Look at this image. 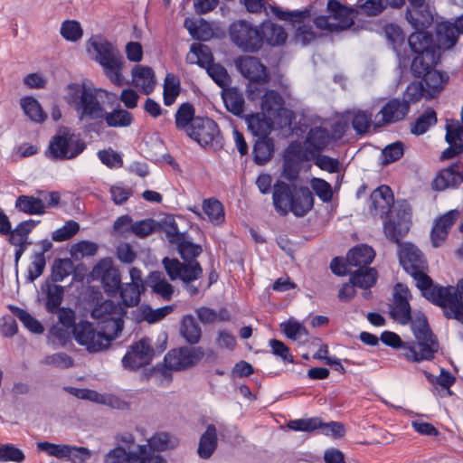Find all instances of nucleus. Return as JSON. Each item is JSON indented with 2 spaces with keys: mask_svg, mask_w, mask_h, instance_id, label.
<instances>
[{
  "mask_svg": "<svg viewBox=\"0 0 463 463\" xmlns=\"http://www.w3.org/2000/svg\"><path fill=\"white\" fill-rule=\"evenodd\" d=\"M439 55L437 52H427L416 54L413 58L411 71L417 78H421L438 63Z\"/></svg>",
  "mask_w": 463,
  "mask_h": 463,
  "instance_id": "obj_31",
  "label": "nucleus"
},
{
  "mask_svg": "<svg viewBox=\"0 0 463 463\" xmlns=\"http://www.w3.org/2000/svg\"><path fill=\"white\" fill-rule=\"evenodd\" d=\"M42 290L46 294V310L51 314H55L61 307V304L63 300V287L46 282L45 285L42 287Z\"/></svg>",
  "mask_w": 463,
  "mask_h": 463,
  "instance_id": "obj_37",
  "label": "nucleus"
},
{
  "mask_svg": "<svg viewBox=\"0 0 463 463\" xmlns=\"http://www.w3.org/2000/svg\"><path fill=\"white\" fill-rule=\"evenodd\" d=\"M203 355L204 352L202 347L184 346L169 351L164 361L167 368L181 371L196 364Z\"/></svg>",
  "mask_w": 463,
  "mask_h": 463,
  "instance_id": "obj_14",
  "label": "nucleus"
},
{
  "mask_svg": "<svg viewBox=\"0 0 463 463\" xmlns=\"http://www.w3.org/2000/svg\"><path fill=\"white\" fill-rule=\"evenodd\" d=\"M208 75L221 88L225 89L230 83V76L227 70L221 64L212 63L206 68Z\"/></svg>",
  "mask_w": 463,
  "mask_h": 463,
  "instance_id": "obj_64",
  "label": "nucleus"
},
{
  "mask_svg": "<svg viewBox=\"0 0 463 463\" xmlns=\"http://www.w3.org/2000/svg\"><path fill=\"white\" fill-rule=\"evenodd\" d=\"M187 136L205 146L213 145L214 142H220L222 146V135L217 123L207 117H197L191 128L188 129Z\"/></svg>",
  "mask_w": 463,
  "mask_h": 463,
  "instance_id": "obj_12",
  "label": "nucleus"
},
{
  "mask_svg": "<svg viewBox=\"0 0 463 463\" xmlns=\"http://www.w3.org/2000/svg\"><path fill=\"white\" fill-rule=\"evenodd\" d=\"M217 430L213 424L207 426L206 430L202 434L199 445L198 455L201 458H211L217 447Z\"/></svg>",
  "mask_w": 463,
  "mask_h": 463,
  "instance_id": "obj_36",
  "label": "nucleus"
},
{
  "mask_svg": "<svg viewBox=\"0 0 463 463\" xmlns=\"http://www.w3.org/2000/svg\"><path fill=\"white\" fill-rule=\"evenodd\" d=\"M331 139L332 137L326 128H311L306 137V149L309 154L315 156L329 145Z\"/></svg>",
  "mask_w": 463,
  "mask_h": 463,
  "instance_id": "obj_24",
  "label": "nucleus"
},
{
  "mask_svg": "<svg viewBox=\"0 0 463 463\" xmlns=\"http://www.w3.org/2000/svg\"><path fill=\"white\" fill-rule=\"evenodd\" d=\"M194 108L191 103H183L175 115L176 128L187 134L191 125H193V122L197 118L194 116Z\"/></svg>",
  "mask_w": 463,
  "mask_h": 463,
  "instance_id": "obj_45",
  "label": "nucleus"
},
{
  "mask_svg": "<svg viewBox=\"0 0 463 463\" xmlns=\"http://www.w3.org/2000/svg\"><path fill=\"white\" fill-rule=\"evenodd\" d=\"M408 41L411 51L416 54L437 52V47L433 44L432 35L426 30H415L410 35Z\"/></svg>",
  "mask_w": 463,
  "mask_h": 463,
  "instance_id": "obj_33",
  "label": "nucleus"
},
{
  "mask_svg": "<svg viewBox=\"0 0 463 463\" xmlns=\"http://www.w3.org/2000/svg\"><path fill=\"white\" fill-rule=\"evenodd\" d=\"M104 92L85 83H70L64 89L65 102L76 112L80 120L104 119L110 128H125L131 125L133 117L130 112L115 109L106 112L99 95Z\"/></svg>",
  "mask_w": 463,
  "mask_h": 463,
  "instance_id": "obj_2",
  "label": "nucleus"
},
{
  "mask_svg": "<svg viewBox=\"0 0 463 463\" xmlns=\"http://www.w3.org/2000/svg\"><path fill=\"white\" fill-rule=\"evenodd\" d=\"M87 147L70 128H60L51 138L46 155L52 160H71L79 156Z\"/></svg>",
  "mask_w": 463,
  "mask_h": 463,
  "instance_id": "obj_5",
  "label": "nucleus"
},
{
  "mask_svg": "<svg viewBox=\"0 0 463 463\" xmlns=\"http://www.w3.org/2000/svg\"><path fill=\"white\" fill-rule=\"evenodd\" d=\"M21 107L24 114L33 121L42 123L46 118L40 103L33 97H24L21 99Z\"/></svg>",
  "mask_w": 463,
  "mask_h": 463,
  "instance_id": "obj_50",
  "label": "nucleus"
},
{
  "mask_svg": "<svg viewBox=\"0 0 463 463\" xmlns=\"http://www.w3.org/2000/svg\"><path fill=\"white\" fill-rule=\"evenodd\" d=\"M163 265L171 280L181 279L185 284V289L190 296L198 295V288L191 284L203 275V269L198 261L184 264L177 259L165 257L163 260Z\"/></svg>",
  "mask_w": 463,
  "mask_h": 463,
  "instance_id": "obj_8",
  "label": "nucleus"
},
{
  "mask_svg": "<svg viewBox=\"0 0 463 463\" xmlns=\"http://www.w3.org/2000/svg\"><path fill=\"white\" fill-rule=\"evenodd\" d=\"M229 33L232 43L243 52H254L261 48L259 28L247 21L239 20L232 23Z\"/></svg>",
  "mask_w": 463,
  "mask_h": 463,
  "instance_id": "obj_9",
  "label": "nucleus"
},
{
  "mask_svg": "<svg viewBox=\"0 0 463 463\" xmlns=\"http://www.w3.org/2000/svg\"><path fill=\"white\" fill-rule=\"evenodd\" d=\"M189 63L198 64L203 68H207L213 62V54L210 48L203 43H193L190 52L186 56Z\"/></svg>",
  "mask_w": 463,
  "mask_h": 463,
  "instance_id": "obj_38",
  "label": "nucleus"
},
{
  "mask_svg": "<svg viewBox=\"0 0 463 463\" xmlns=\"http://www.w3.org/2000/svg\"><path fill=\"white\" fill-rule=\"evenodd\" d=\"M463 33V14L458 17L454 24L442 22L436 27L437 48L448 50L458 42L459 34Z\"/></svg>",
  "mask_w": 463,
  "mask_h": 463,
  "instance_id": "obj_16",
  "label": "nucleus"
},
{
  "mask_svg": "<svg viewBox=\"0 0 463 463\" xmlns=\"http://www.w3.org/2000/svg\"><path fill=\"white\" fill-rule=\"evenodd\" d=\"M236 65L240 72L250 81H264L268 77L266 67L256 57H241L236 61Z\"/></svg>",
  "mask_w": 463,
  "mask_h": 463,
  "instance_id": "obj_22",
  "label": "nucleus"
},
{
  "mask_svg": "<svg viewBox=\"0 0 463 463\" xmlns=\"http://www.w3.org/2000/svg\"><path fill=\"white\" fill-rule=\"evenodd\" d=\"M314 206V196L307 186L297 187L290 204V212L297 217L305 216Z\"/></svg>",
  "mask_w": 463,
  "mask_h": 463,
  "instance_id": "obj_26",
  "label": "nucleus"
},
{
  "mask_svg": "<svg viewBox=\"0 0 463 463\" xmlns=\"http://www.w3.org/2000/svg\"><path fill=\"white\" fill-rule=\"evenodd\" d=\"M463 182V164L455 163L450 166L441 169L432 182V188L437 191H444L449 188H456Z\"/></svg>",
  "mask_w": 463,
  "mask_h": 463,
  "instance_id": "obj_20",
  "label": "nucleus"
},
{
  "mask_svg": "<svg viewBox=\"0 0 463 463\" xmlns=\"http://www.w3.org/2000/svg\"><path fill=\"white\" fill-rule=\"evenodd\" d=\"M248 128L258 138H267L273 128L272 120L265 114L256 113L246 118Z\"/></svg>",
  "mask_w": 463,
  "mask_h": 463,
  "instance_id": "obj_34",
  "label": "nucleus"
},
{
  "mask_svg": "<svg viewBox=\"0 0 463 463\" xmlns=\"http://www.w3.org/2000/svg\"><path fill=\"white\" fill-rule=\"evenodd\" d=\"M80 231V225L75 221H68L65 224L53 231L52 239L54 241L61 242L71 239Z\"/></svg>",
  "mask_w": 463,
  "mask_h": 463,
  "instance_id": "obj_63",
  "label": "nucleus"
},
{
  "mask_svg": "<svg viewBox=\"0 0 463 463\" xmlns=\"http://www.w3.org/2000/svg\"><path fill=\"white\" fill-rule=\"evenodd\" d=\"M411 297L407 287L397 284L393 294V307L392 315L402 325H407L411 320V308L409 303Z\"/></svg>",
  "mask_w": 463,
  "mask_h": 463,
  "instance_id": "obj_19",
  "label": "nucleus"
},
{
  "mask_svg": "<svg viewBox=\"0 0 463 463\" xmlns=\"http://www.w3.org/2000/svg\"><path fill=\"white\" fill-rule=\"evenodd\" d=\"M374 257L375 252L372 247L361 244L348 251L346 260L350 267L367 269L366 267L373 260Z\"/></svg>",
  "mask_w": 463,
  "mask_h": 463,
  "instance_id": "obj_29",
  "label": "nucleus"
},
{
  "mask_svg": "<svg viewBox=\"0 0 463 463\" xmlns=\"http://www.w3.org/2000/svg\"><path fill=\"white\" fill-rule=\"evenodd\" d=\"M274 152L272 140L268 138H258L253 146L254 162L262 165L269 162Z\"/></svg>",
  "mask_w": 463,
  "mask_h": 463,
  "instance_id": "obj_47",
  "label": "nucleus"
},
{
  "mask_svg": "<svg viewBox=\"0 0 463 463\" xmlns=\"http://www.w3.org/2000/svg\"><path fill=\"white\" fill-rule=\"evenodd\" d=\"M75 341L86 347L90 353L100 352L108 348L115 336L108 334L107 330L98 331L94 326L88 321H80L72 329Z\"/></svg>",
  "mask_w": 463,
  "mask_h": 463,
  "instance_id": "obj_7",
  "label": "nucleus"
},
{
  "mask_svg": "<svg viewBox=\"0 0 463 463\" xmlns=\"http://www.w3.org/2000/svg\"><path fill=\"white\" fill-rule=\"evenodd\" d=\"M373 114L367 110H356L353 112L352 126L358 135L368 132L372 125Z\"/></svg>",
  "mask_w": 463,
  "mask_h": 463,
  "instance_id": "obj_58",
  "label": "nucleus"
},
{
  "mask_svg": "<svg viewBox=\"0 0 463 463\" xmlns=\"http://www.w3.org/2000/svg\"><path fill=\"white\" fill-rule=\"evenodd\" d=\"M203 213L213 225H221L225 221L222 203L215 198L204 199L202 203Z\"/></svg>",
  "mask_w": 463,
  "mask_h": 463,
  "instance_id": "obj_42",
  "label": "nucleus"
},
{
  "mask_svg": "<svg viewBox=\"0 0 463 463\" xmlns=\"http://www.w3.org/2000/svg\"><path fill=\"white\" fill-rule=\"evenodd\" d=\"M261 37V45L264 42L270 46H279L286 43L288 33L285 29L270 21H264L259 29Z\"/></svg>",
  "mask_w": 463,
  "mask_h": 463,
  "instance_id": "obj_27",
  "label": "nucleus"
},
{
  "mask_svg": "<svg viewBox=\"0 0 463 463\" xmlns=\"http://www.w3.org/2000/svg\"><path fill=\"white\" fill-rule=\"evenodd\" d=\"M127 310L120 303L106 300L97 306L91 311V317L99 321L101 330H107L108 334L118 337L124 325V317Z\"/></svg>",
  "mask_w": 463,
  "mask_h": 463,
  "instance_id": "obj_6",
  "label": "nucleus"
},
{
  "mask_svg": "<svg viewBox=\"0 0 463 463\" xmlns=\"http://www.w3.org/2000/svg\"><path fill=\"white\" fill-rule=\"evenodd\" d=\"M398 258L403 269L415 280L421 295L442 308L444 316L463 325V279L456 286L434 285L428 276V263L420 249L410 242H398Z\"/></svg>",
  "mask_w": 463,
  "mask_h": 463,
  "instance_id": "obj_1",
  "label": "nucleus"
},
{
  "mask_svg": "<svg viewBox=\"0 0 463 463\" xmlns=\"http://www.w3.org/2000/svg\"><path fill=\"white\" fill-rule=\"evenodd\" d=\"M421 78H423L426 91L431 98L441 91L448 80L446 74L433 69L429 71V72L424 74Z\"/></svg>",
  "mask_w": 463,
  "mask_h": 463,
  "instance_id": "obj_44",
  "label": "nucleus"
},
{
  "mask_svg": "<svg viewBox=\"0 0 463 463\" xmlns=\"http://www.w3.org/2000/svg\"><path fill=\"white\" fill-rule=\"evenodd\" d=\"M297 186L278 180L273 185V205L276 212L285 216L290 212V204Z\"/></svg>",
  "mask_w": 463,
  "mask_h": 463,
  "instance_id": "obj_21",
  "label": "nucleus"
},
{
  "mask_svg": "<svg viewBox=\"0 0 463 463\" xmlns=\"http://www.w3.org/2000/svg\"><path fill=\"white\" fill-rule=\"evenodd\" d=\"M459 216L458 210H450L439 219L431 230V241L434 247H439L447 238L449 231Z\"/></svg>",
  "mask_w": 463,
  "mask_h": 463,
  "instance_id": "obj_23",
  "label": "nucleus"
},
{
  "mask_svg": "<svg viewBox=\"0 0 463 463\" xmlns=\"http://www.w3.org/2000/svg\"><path fill=\"white\" fill-rule=\"evenodd\" d=\"M410 111L409 105L401 99H390L380 110L383 124H392L406 118Z\"/></svg>",
  "mask_w": 463,
  "mask_h": 463,
  "instance_id": "obj_25",
  "label": "nucleus"
},
{
  "mask_svg": "<svg viewBox=\"0 0 463 463\" xmlns=\"http://www.w3.org/2000/svg\"><path fill=\"white\" fill-rule=\"evenodd\" d=\"M310 186L323 203H329L332 201L333 190L328 182L322 178L313 177L310 180Z\"/></svg>",
  "mask_w": 463,
  "mask_h": 463,
  "instance_id": "obj_61",
  "label": "nucleus"
},
{
  "mask_svg": "<svg viewBox=\"0 0 463 463\" xmlns=\"http://www.w3.org/2000/svg\"><path fill=\"white\" fill-rule=\"evenodd\" d=\"M180 92L179 80L173 74H167L164 84V104L171 106L176 99Z\"/></svg>",
  "mask_w": 463,
  "mask_h": 463,
  "instance_id": "obj_54",
  "label": "nucleus"
},
{
  "mask_svg": "<svg viewBox=\"0 0 463 463\" xmlns=\"http://www.w3.org/2000/svg\"><path fill=\"white\" fill-rule=\"evenodd\" d=\"M45 256H43L41 253H33L31 258V262L27 268V281L33 282L40 276H42L45 269Z\"/></svg>",
  "mask_w": 463,
  "mask_h": 463,
  "instance_id": "obj_59",
  "label": "nucleus"
},
{
  "mask_svg": "<svg viewBox=\"0 0 463 463\" xmlns=\"http://www.w3.org/2000/svg\"><path fill=\"white\" fill-rule=\"evenodd\" d=\"M377 279V272L374 269H358L354 271L350 280L353 284L356 285V287L361 288H370L376 283Z\"/></svg>",
  "mask_w": 463,
  "mask_h": 463,
  "instance_id": "obj_52",
  "label": "nucleus"
},
{
  "mask_svg": "<svg viewBox=\"0 0 463 463\" xmlns=\"http://www.w3.org/2000/svg\"><path fill=\"white\" fill-rule=\"evenodd\" d=\"M170 442L168 433L157 432L147 440V444L146 445L150 454L156 456L154 451H165L171 447Z\"/></svg>",
  "mask_w": 463,
  "mask_h": 463,
  "instance_id": "obj_62",
  "label": "nucleus"
},
{
  "mask_svg": "<svg viewBox=\"0 0 463 463\" xmlns=\"http://www.w3.org/2000/svg\"><path fill=\"white\" fill-rule=\"evenodd\" d=\"M180 335L191 345H195L200 341L202 329L192 315H186L182 318Z\"/></svg>",
  "mask_w": 463,
  "mask_h": 463,
  "instance_id": "obj_41",
  "label": "nucleus"
},
{
  "mask_svg": "<svg viewBox=\"0 0 463 463\" xmlns=\"http://www.w3.org/2000/svg\"><path fill=\"white\" fill-rule=\"evenodd\" d=\"M436 111L427 108L423 113L411 125V132L415 136L425 134L431 127L437 124Z\"/></svg>",
  "mask_w": 463,
  "mask_h": 463,
  "instance_id": "obj_43",
  "label": "nucleus"
},
{
  "mask_svg": "<svg viewBox=\"0 0 463 463\" xmlns=\"http://www.w3.org/2000/svg\"><path fill=\"white\" fill-rule=\"evenodd\" d=\"M222 99L225 108L234 116L241 117L244 112L245 99L242 92L237 88L223 89Z\"/></svg>",
  "mask_w": 463,
  "mask_h": 463,
  "instance_id": "obj_35",
  "label": "nucleus"
},
{
  "mask_svg": "<svg viewBox=\"0 0 463 463\" xmlns=\"http://www.w3.org/2000/svg\"><path fill=\"white\" fill-rule=\"evenodd\" d=\"M148 286L153 293L161 297L164 300H170L174 294V287L165 279L160 272H153L148 279Z\"/></svg>",
  "mask_w": 463,
  "mask_h": 463,
  "instance_id": "obj_40",
  "label": "nucleus"
},
{
  "mask_svg": "<svg viewBox=\"0 0 463 463\" xmlns=\"http://www.w3.org/2000/svg\"><path fill=\"white\" fill-rule=\"evenodd\" d=\"M144 288L131 283L122 284L118 291L122 299V307L126 309L128 307H135L140 301L141 292Z\"/></svg>",
  "mask_w": 463,
  "mask_h": 463,
  "instance_id": "obj_49",
  "label": "nucleus"
},
{
  "mask_svg": "<svg viewBox=\"0 0 463 463\" xmlns=\"http://www.w3.org/2000/svg\"><path fill=\"white\" fill-rule=\"evenodd\" d=\"M93 273L101 279L106 292L115 295L121 287V278L118 269L113 266L110 258L100 260L93 269Z\"/></svg>",
  "mask_w": 463,
  "mask_h": 463,
  "instance_id": "obj_15",
  "label": "nucleus"
},
{
  "mask_svg": "<svg viewBox=\"0 0 463 463\" xmlns=\"http://www.w3.org/2000/svg\"><path fill=\"white\" fill-rule=\"evenodd\" d=\"M124 60L120 55L100 65L105 75L116 86H122L124 84V77L121 72Z\"/></svg>",
  "mask_w": 463,
  "mask_h": 463,
  "instance_id": "obj_48",
  "label": "nucleus"
},
{
  "mask_svg": "<svg viewBox=\"0 0 463 463\" xmlns=\"http://www.w3.org/2000/svg\"><path fill=\"white\" fill-rule=\"evenodd\" d=\"M410 322L416 342L405 345V358L411 362L431 360L439 350V343L430 328L427 317L419 313L411 317Z\"/></svg>",
  "mask_w": 463,
  "mask_h": 463,
  "instance_id": "obj_4",
  "label": "nucleus"
},
{
  "mask_svg": "<svg viewBox=\"0 0 463 463\" xmlns=\"http://www.w3.org/2000/svg\"><path fill=\"white\" fill-rule=\"evenodd\" d=\"M154 357V349L149 338H141L130 345L122 358L124 368L137 371L141 367L149 364Z\"/></svg>",
  "mask_w": 463,
  "mask_h": 463,
  "instance_id": "obj_13",
  "label": "nucleus"
},
{
  "mask_svg": "<svg viewBox=\"0 0 463 463\" xmlns=\"http://www.w3.org/2000/svg\"><path fill=\"white\" fill-rule=\"evenodd\" d=\"M10 309L29 331L35 334H41L43 332V326L41 323L27 311L17 307H10Z\"/></svg>",
  "mask_w": 463,
  "mask_h": 463,
  "instance_id": "obj_56",
  "label": "nucleus"
},
{
  "mask_svg": "<svg viewBox=\"0 0 463 463\" xmlns=\"http://www.w3.org/2000/svg\"><path fill=\"white\" fill-rule=\"evenodd\" d=\"M73 271V262L70 259H56L52 267V280L61 282Z\"/></svg>",
  "mask_w": 463,
  "mask_h": 463,
  "instance_id": "obj_53",
  "label": "nucleus"
},
{
  "mask_svg": "<svg viewBox=\"0 0 463 463\" xmlns=\"http://www.w3.org/2000/svg\"><path fill=\"white\" fill-rule=\"evenodd\" d=\"M37 449L49 456L66 458L72 463H85L92 456V452L85 447L54 444L47 441L37 443Z\"/></svg>",
  "mask_w": 463,
  "mask_h": 463,
  "instance_id": "obj_11",
  "label": "nucleus"
},
{
  "mask_svg": "<svg viewBox=\"0 0 463 463\" xmlns=\"http://www.w3.org/2000/svg\"><path fill=\"white\" fill-rule=\"evenodd\" d=\"M323 420L319 417H313L307 419H298L290 420L288 424V428L295 431L312 432L316 430L322 428Z\"/></svg>",
  "mask_w": 463,
  "mask_h": 463,
  "instance_id": "obj_57",
  "label": "nucleus"
},
{
  "mask_svg": "<svg viewBox=\"0 0 463 463\" xmlns=\"http://www.w3.org/2000/svg\"><path fill=\"white\" fill-rule=\"evenodd\" d=\"M167 238L171 243L177 245V250L184 260V264H189L196 261L195 258L198 257L203 249L199 244L185 240L184 234L177 231L176 226H172L166 232Z\"/></svg>",
  "mask_w": 463,
  "mask_h": 463,
  "instance_id": "obj_17",
  "label": "nucleus"
},
{
  "mask_svg": "<svg viewBox=\"0 0 463 463\" xmlns=\"http://www.w3.org/2000/svg\"><path fill=\"white\" fill-rule=\"evenodd\" d=\"M90 46L95 52V61L100 65L120 56L116 47L106 40L92 41Z\"/></svg>",
  "mask_w": 463,
  "mask_h": 463,
  "instance_id": "obj_39",
  "label": "nucleus"
},
{
  "mask_svg": "<svg viewBox=\"0 0 463 463\" xmlns=\"http://www.w3.org/2000/svg\"><path fill=\"white\" fill-rule=\"evenodd\" d=\"M104 463H166L162 456H153L146 445H137L136 449L127 451L121 447L109 450L104 457Z\"/></svg>",
  "mask_w": 463,
  "mask_h": 463,
  "instance_id": "obj_10",
  "label": "nucleus"
},
{
  "mask_svg": "<svg viewBox=\"0 0 463 463\" xmlns=\"http://www.w3.org/2000/svg\"><path fill=\"white\" fill-rule=\"evenodd\" d=\"M427 378L432 384L441 387V391L444 392L440 394L441 396L452 395L450 387L455 383L456 378L449 371L441 369L439 376L434 377L429 374L427 375Z\"/></svg>",
  "mask_w": 463,
  "mask_h": 463,
  "instance_id": "obj_60",
  "label": "nucleus"
},
{
  "mask_svg": "<svg viewBox=\"0 0 463 463\" xmlns=\"http://www.w3.org/2000/svg\"><path fill=\"white\" fill-rule=\"evenodd\" d=\"M405 18L414 30H426L433 21L432 14L425 5L422 7H407Z\"/></svg>",
  "mask_w": 463,
  "mask_h": 463,
  "instance_id": "obj_28",
  "label": "nucleus"
},
{
  "mask_svg": "<svg viewBox=\"0 0 463 463\" xmlns=\"http://www.w3.org/2000/svg\"><path fill=\"white\" fill-rule=\"evenodd\" d=\"M132 80L136 87L139 88L145 94L153 91L155 86V74L153 70L147 66L137 65L132 70Z\"/></svg>",
  "mask_w": 463,
  "mask_h": 463,
  "instance_id": "obj_32",
  "label": "nucleus"
},
{
  "mask_svg": "<svg viewBox=\"0 0 463 463\" xmlns=\"http://www.w3.org/2000/svg\"><path fill=\"white\" fill-rule=\"evenodd\" d=\"M15 208L27 214L44 213L45 205L40 198L20 195L15 202Z\"/></svg>",
  "mask_w": 463,
  "mask_h": 463,
  "instance_id": "obj_46",
  "label": "nucleus"
},
{
  "mask_svg": "<svg viewBox=\"0 0 463 463\" xmlns=\"http://www.w3.org/2000/svg\"><path fill=\"white\" fill-rule=\"evenodd\" d=\"M284 104L281 95L273 90H266L261 99V109L269 115H277Z\"/></svg>",
  "mask_w": 463,
  "mask_h": 463,
  "instance_id": "obj_51",
  "label": "nucleus"
},
{
  "mask_svg": "<svg viewBox=\"0 0 463 463\" xmlns=\"http://www.w3.org/2000/svg\"><path fill=\"white\" fill-rule=\"evenodd\" d=\"M369 211L373 216L385 217L383 232L393 242H398L410 230L411 209L394 205V196L387 185H381L370 195Z\"/></svg>",
  "mask_w": 463,
  "mask_h": 463,
  "instance_id": "obj_3",
  "label": "nucleus"
},
{
  "mask_svg": "<svg viewBox=\"0 0 463 463\" xmlns=\"http://www.w3.org/2000/svg\"><path fill=\"white\" fill-rule=\"evenodd\" d=\"M326 10L335 20L338 21L335 24L337 31L347 29L354 24L351 10L339 1L328 0Z\"/></svg>",
  "mask_w": 463,
  "mask_h": 463,
  "instance_id": "obj_30",
  "label": "nucleus"
},
{
  "mask_svg": "<svg viewBox=\"0 0 463 463\" xmlns=\"http://www.w3.org/2000/svg\"><path fill=\"white\" fill-rule=\"evenodd\" d=\"M61 35L69 42H78L83 35V29L76 20H65L60 28Z\"/></svg>",
  "mask_w": 463,
  "mask_h": 463,
  "instance_id": "obj_55",
  "label": "nucleus"
},
{
  "mask_svg": "<svg viewBox=\"0 0 463 463\" xmlns=\"http://www.w3.org/2000/svg\"><path fill=\"white\" fill-rule=\"evenodd\" d=\"M445 139L449 147L442 152L441 159H451L463 153V126L459 121H447Z\"/></svg>",
  "mask_w": 463,
  "mask_h": 463,
  "instance_id": "obj_18",
  "label": "nucleus"
}]
</instances>
